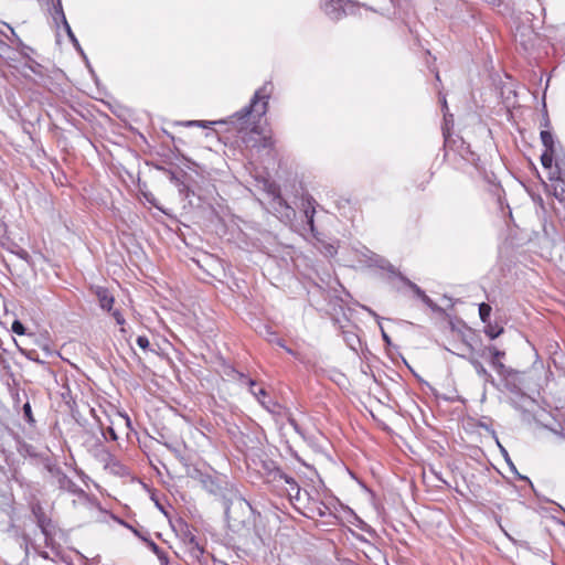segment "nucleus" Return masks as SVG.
<instances>
[{"label": "nucleus", "instance_id": "24", "mask_svg": "<svg viewBox=\"0 0 565 565\" xmlns=\"http://www.w3.org/2000/svg\"><path fill=\"white\" fill-rule=\"evenodd\" d=\"M490 313H491V307L490 305L486 303V302H482L480 306H479V316H480V319L483 323H487L489 322V319H490Z\"/></svg>", "mask_w": 565, "mask_h": 565}, {"label": "nucleus", "instance_id": "5", "mask_svg": "<svg viewBox=\"0 0 565 565\" xmlns=\"http://www.w3.org/2000/svg\"><path fill=\"white\" fill-rule=\"evenodd\" d=\"M445 147L447 151H452L458 154L463 161L469 164L478 167L479 157L471 150L469 143H467L463 138L457 136L455 138L445 136Z\"/></svg>", "mask_w": 565, "mask_h": 565}, {"label": "nucleus", "instance_id": "29", "mask_svg": "<svg viewBox=\"0 0 565 565\" xmlns=\"http://www.w3.org/2000/svg\"><path fill=\"white\" fill-rule=\"evenodd\" d=\"M111 316L115 318L116 322L121 327L120 332L126 333V328L124 327L126 321L120 311L114 310Z\"/></svg>", "mask_w": 565, "mask_h": 565}, {"label": "nucleus", "instance_id": "25", "mask_svg": "<svg viewBox=\"0 0 565 565\" xmlns=\"http://www.w3.org/2000/svg\"><path fill=\"white\" fill-rule=\"evenodd\" d=\"M182 542L184 544V547H188L190 545H194V544L199 543L196 536L189 529H186L183 532Z\"/></svg>", "mask_w": 565, "mask_h": 565}, {"label": "nucleus", "instance_id": "32", "mask_svg": "<svg viewBox=\"0 0 565 565\" xmlns=\"http://www.w3.org/2000/svg\"><path fill=\"white\" fill-rule=\"evenodd\" d=\"M136 342L138 347L141 348L142 350L148 349L150 345L149 339L146 335H139Z\"/></svg>", "mask_w": 565, "mask_h": 565}, {"label": "nucleus", "instance_id": "16", "mask_svg": "<svg viewBox=\"0 0 565 565\" xmlns=\"http://www.w3.org/2000/svg\"><path fill=\"white\" fill-rule=\"evenodd\" d=\"M277 476L280 480H284L287 484L290 486L291 491H296V498L298 499L300 494V487L297 483V481L292 477L288 476L287 473L280 470L277 471Z\"/></svg>", "mask_w": 565, "mask_h": 565}, {"label": "nucleus", "instance_id": "21", "mask_svg": "<svg viewBox=\"0 0 565 565\" xmlns=\"http://www.w3.org/2000/svg\"><path fill=\"white\" fill-rule=\"evenodd\" d=\"M232 373H233V379L237 380L238 382H241L242 384H245L249 387H255L256 385V382L252 379H248L244 373L242 372H238L236 370H232Z\"/></svg>", "mask_w": 565, "mask_h": 565}, {"label": "nucleus", "instance_id": "14", "mask_svg": "<svg viewBox=\"0 0 565 565\" xmlns=\"http://www.w3.org/2000/svg\"><path fill=\"white\" fill-rule=\"evenodd\" d=\"M185 552L188 554L190 562H192V563L198 562V563L202 564V563L206 562L204 559L205 551H204V547L200 544V542L194 545H190V546L185 547Z\"/></svg>", "mask_w": 565, "mask_h": 565}, {"label": "nucleus", "instance_id": "15", "mask_svg": "<svg viewBox=\"0 0 565 565\" xmlns=\"http://www.w3.org/2000/svg\"><path fill=\"white\" fill-rule=\"evenodd\" d=\"M303 213H305V217H306V221H307V225L309 226V230H310V232H311L312 236H313L316 239L320 241V238H319V236H318V235H319V233L316 231V227H315V220H313V217H315V213H316L315 207H313V206H311V205L309 204V205L305 209Z\"/></svg>", "mask_w": 565, "mask_h": 565}, {"label": "nucleus", "instance_id": "20", "mask_svg": "<svg viewBox=\"0 0 565 565\" xmlns=\"http://www.w3.org/2000/svg\"><path fill=\"white\" fill-rule=\"evenodd\" d=\"M143 541L147 542L149 548L159 557V559L167 564L168 563V557L166 556V554L163 553V551L151 540H147L145 537H142Z\"/></svg>", "mask_w": 565, "mask_h": 565}, {"label": "nucleus", "instance_id": "43", "mask_svg": "<svg viewBox=\"0 0 565 565\" xmlns=\"http://www.w3.org/2000/svg\"><path fill=\"white\" fill-rule=\"evenodd\" d=\"M441 103H443V108L447 109V102H446L445 96L443 97Z\"/></svg>", "mask_w": 565, "mask_h": 565}, {"label": "nucleus", "instance_id": "27", "mask_svg": "<svg viewBox=\"0 0 565 565\" xmlns=\"http://www.w3.org/2000/svg\"><path fill=\"white\" fill-rule=\"evenodd\" d=\"M367 311L370 312V315H372L377 321H380V316L374 312L372 309H367ZM379 326H380V329H381V334H382V339L384 340V342L386 344H391V338L388 337V334L385 332L384 328L382 327L381 322H379Z\"/></svg>", "mask_w": 565, "mask_h": 565}, {"label": "nucleus", "instance_id": "34", "mask_svg": "<svg viewBox=\"0 0 565 565\" xmlns=\"http://www.w3.org/2000/svg\"><path fill=\"white\" fill-rule=\"evenodd\" d=\"M260 146L263 148H271L274 146V141L270 137L262 138Z\"/></svg>", "mask_w": 565, "mask_h": 565}, {"label": "nucleus", "instance_id": "10", "mask_svg": "<svg viewBox=\"0 0 565 565\" xmlns=\"http://www.w3.org/2000/svg\"><path fill=\"white\" fill-rule=\"evenodd\" d=\"M54 11H55V14L61 18L63 26L67 33V36L71 40V42L73 43L76 51L79 52L82 55H84V51L66 20V17H65L63 8H62L61 0H57V3L54 4Z\"/></svg>", "mask_w": 565, "mask_h": 565}, {"label": "nucleus", "instance_id": "28", "mask_svg": "<svg viewBox=\"0 0 565 565\" xmlns=\"http://www.w3.org/2000/svg\"><path fill=\"white\" fill-rule=\"evenodd\" d=\"M11 330L15 334L23 335L25 334V327L20 320H14L11 324Z\"/></svg>", "mask_w": 565, "mask_h": 565}, {"label": "nucleus", "instance_id": "13", "mask_svg": "<svg viewBox=\"0 0 565 565\" xmlns=\"http://www.w3.org/2000/svg\"><path fill=\"white\" fill-rule=\"evenodd\" d=\"M96 296L102 309L110 311L114 305V297L110 295L108 289L98 287L96 290Z\"/></svg>", "mask_w": 565, "mask_h": 565}, {"label": "nucleus", "instance_id": "22", "mask_svg": "<svg viewBox=\"0 0 565 565\" xmlns=\"http://www.w3.org/2000/svg\"><path fill=\"white\" fill-rule=\"evenodd\" d=\"M398 277L401 278V280L406 285L408 286L413 291L414 294L420 298L422 296H424L425 291L418 287L416 284H414L413 281H411L408 278H406L405 276L403 275H398Z\"/></svg>", "mask_w": 565, "mask_h": 565}, {"label": "nucleus", "instance_id": "17", "mask_svg": "<svg viewBox=\"0 0 565 565\" xmlns=\"http://www.w3.org/2000/svg\"><path fill=\"white\" fill-rule=\"evenodd\" d=\"M212 473L207 471H203L201 469L194 468L189 472V477L195 481H198L201 486L204 484V481L210 478Z\"/></svg>", "mask_w": 565, "mask_h": 565}, {"label": "nucleus", "instance_id": "46", "mask_svg": "<svg viewBox=\"0 0 565 565\" xmlns=\"http://www.w3.org/2000/svg\"><path fill=\"white\" fill-rule=\"evenodd\" d=\"M41 555H42L44 558H47V557H49V555H47V553H46V552L42 553Z\"/></svg>", "mask_w": 565, "mask_h": 565}, {"label": "nucleus", "instance_id": "41", "mask_svg": "<svg viewBox=\"0 0 565 565\" xmlns=\"http://www.w3.org/2000/svg\"><path fill=\"white\" fill-rule=\"evenodd\" d=\"M434 475L436 476V478H437L438 480H440V481H441V482H444V483H447V482L441 478V476H440L439 473H437V472H435V471H434Z\"/></svg>", "mask_w": 565, "mask_h": 565}, {"label": "nucleus", "instance_id": "33", "mask_svg": "<svg viewBox=\"0 0 565 565\" xmlns=\"http://www.w3.org/2000/svg\"><path fill=\"white\" fill-rule=\"evenodd\" d=\"M106 434H108V435H109V438H110L111 440H114V441H115V440H117V438H118V437H117V434H116V431H115V429H114L113 427H108L106 433H105V431H102V435H103V437H104L105 439L107 438V437H106Z\"/></svg>", "mask_w": 565, "mask_h": 565}, {"label": "nucleus", "instance_id": "35", "mask_svg": "<svg viewBox=\"0 0 565 565\" xmlns=\"http://www.w3.org/2000/svg\"><path fill=\"white\" fill-rule=\"evenodd\" d=\"M288 423L299 435H301V436L303 435L302 430L296 419L289 418Z\"/></svg>", "mask_w": 565, "mask_h": 565}, {"label": "nucleus", "instance_id": "36", "mask_svg": "<svg viewBox=\"0 0 565 565\" xmlns=\"http://www.w3.org/2000/svg\"><path fill=\"white\" fill-rule=\"evenodd\" d=\"M21 259L28 260L30 255L25 249L19 248L17 252H14Z\"/></svg>", "mask_w": 565, "mask_h": 565}, {"label": "nucleus", "instance_id": "40", "mask_svg": "<svg viewBox=\"0 0 565 565\" xmlns=\"http://www.w3.org/2000/svg\"><path fill=\"white\" fill-rule=\"evenodd\" d=\"M327 250L330 255H333L335 253V249L332 245H328Z\"/></svg>", "mask_w": 565, "mask_h": 565}, {"label": "nucleus", "instance_id": "26", "mask_svg": "<svg viewBox=\"0 0 565 565\" xmlns=\"http://www.w3.org/2000/svg\"><path fill=\"white\" fill-rule=\"evenodd\" d=\"M23 409V416H24V419L31 425V426H34L35 424V419L33 417V413H32V408H31V405L30 403H25L22 407Z\"/></svg>", "mask_w": 565, "mask_h": 565}, {"label": "nucleus", "instance_id": "9", "mask_svg": "<svg viewBox=\"0 0 565 565\" xmlns=\"http://www.w3.org/2000/svg\"><path fill=\"white\" fill-rule=\"evenodd\" d=\"M95 457L109 468L111 471L118 473L121 469L120 462L102 445L99 439L96 440Z\"/></svg>", "mask_w": 565, "mask_h": 565}, {"label": "nucleus", "instance_id": "12", "mask_svg": "<svg viewBox=\"0 0 565 565\" xmlns=\"http://www.w3.org/2000/svg\"><path fill=\"white\" fill-rule=\"evenodd\" d=\"M467 360L472 365V367L475 369L478 376L483 380L484 385L489 383L493 387H495V388L498 387V384H497L494 377L486 370V367L482 365V363L479 360L475 359L473 356H469V358H467Z\"/></svg>", "mask_w": 565, "mask_h": 565}, {"label": "nucleus", "instance_id": "2", "mask_svg": "<svg viewBox=\"0 0 565 565\" xmlns=\"http://www.w3.org/2000/svg\"><path fill=\"white\" fill-rule=\"evenodd\" d=\"M45 470L50 475V482L57 487L61 491H66L73 495L78 497L85 501L88 500V494L78 487L63 470L60 466L52 462L44 465Z\"/></svg>", "mask_w": 565, "mask_h": 565}, {"label": "nucleus", "instance_id": "44", "mask_svg": "<svg viewBox=\"0 0 565 565\" xmlns=\"http://www.w3.org/2000/svg\"><path fill=\"white\" fill-rule=\"evenodd\" d=\"M318 514H319L320 516H324V515H326V511L319 508V509H318Z\"/></svg>", "mask_w": 565, "mask_h": 565}, {"label": "nucleus", "instance_id": "1", "mask_svg": "<svg viewBox=\"0 0 565 565\" xmlns=\"http://www.w3.org/2000/svg\"><path fill=\"white\" fill-rule=\"evenodd\" d=\"M271 93L273 84L270 82H267L255 92L248 105L244 106L241 110L230 116L226 120L213 122L192 120L188 121L186 125L205 128L210 124H230L238 132L248 129L254 132H257V122L268 110V102Z\"/></svg>", "mask_w": 565, "mask_h": 565}, {"label": "nucleus", "instance_id": "4", "mask_svg": "<svg viewBox=\"0 0 565 565\" xmlns=\"http://www.w3.org/2000/svg\"><path fill=\"white\" fill-rule=\"evenodd\" d=\"M321 7L331 20L338 21L345 15L356 14L361 4L351 0H326Z\"/></svg>", "mask_w": 565, "mask_h": 565}, {"label": "nucleus", "instance_id": "45", "mask_svg": "<svg viewBox=\"0 0 565 565\" xmlns=\"http://www.w3.org/2000/svg\"><path fill=\"white\" fill-rule=\"evenodd\" d=\"M4 359L2 358V355L0 354V365H3L4 364Z\"/></svg>", "mask_w": 565, "mask_h": 565}, {"label": "nucleus", "instance_id": "19", "mask_svg": "<svg viewBox=\"0 0 565 565\" xmlns=\"http://www.w3.org/2000/svg\"><path fill=\"white\" fill-rule=\"evenodd\" d=\"M541 140L543 146L545 147V150H554V138L551 131L548 130H542L541 131Z\"/></svg>", "mask_w": 565, "mask_h": 565}, {"label": "nucleus", "instance_id": "11", "mask_svg": "<svg viewBox=\"0 0 565 565\" xmlns=\"http://www.w3.org/2000/svg\"><path fill=\"white\" fill-rule=\"evenodd\" d=\"M488 351L491 354V365L499 373V375L507 377L512 373V370L508 369L500 359L504 356V352L498 350L495 347H489Z\"/></svg>", "mask_w": 565, "mask_h": 565}, {"label": "nucleus", "instance_id": "38", "mask_svg": "<svg viewBox=\"0 0 565 565\" xmlns=\"http://www.w3.org/2000/svg\"><path fill=\"white\" fill-rule=\"evenodd\" d=\"M276 343H277L279 347L284 348L288 353H292V351H291L290 349H288V348H286V347H285V343H284V341H282L281 339H276Z\"/></svg>", "mask_w": 565, "mask_h": 565}, {"label": "nucleus", "instance_id": "23", "mask_svg": "<svg viewBox=\"0 0 565 565\" xmlns=\"http://www.w3.org/2000/svg\"><path fill=\"white\" fill-rule=\"evenodd\" d=\"M555 150H545L541 156V163L544 168H552Z\"/></svg>", "mask_w": 565, "mask_h": 565}, {"label": "nucleus", "instance_id": "8", "mask_svg": "<svg viewBox=\"0 0 565 565\" xmlns=\"http://www.w3.org/2000/svg\"><path fill=\"white\" fill-rule=\"evenodd\" d=\"M95 457L109 468L111 471L118 473L121 469L120 462L102 445L99 439L96 440Z\"/></svg>", "mask_w": 565, "mask_h": 565}, {"label": "nucleus", "instance_id": "7", "mask_svg": "<svg viewBox=\"0 0 565 565\" xmlns=\"http://www.w3.org/2000/svg\"><path fill=\"white\" fill-rule=\"evenodd\" d=\"M271 207L284 223H290L296 216V211L281 198L279 192H273Z\"/></svg>", "mask_w": 565, "mask_h": 565}, {"label": "nucleus", "instance_id": "37", "mask_svg": "<svg viewBox=\"0 0 565 565\" xmlns=\"http://www.w3.org/2000/svg\"><path fill=\"white\" fill-rule=\"evenodd\" d=\"M7 233V225L6 223L0 218V239L6 236Z\"/></svg>", "mask_w": 565, "mask_h": 565}, {"label": "nucleus", "instance_id": "31", "mask_svg": "<svg viewBox=\"0 0 565 565\" xmlns=\"http://www.w3.org/2000/svg\"><path fill=\"white\" fill-rule=\"evenodd\" d=\"M250 394H253L262 404L264 403L260 397H265L267 395V392L265 388L254 390V387L248 388Z\"/></svg>", "mask_w": 565, "mask_h": 565}, {"label": "nucleus", "instance_id": "30", "mask_svg": "<svg viewBox=\"0 0 565 565\" xmlns=\"http://www.w3.org/2000/svg\"><path fill=\"white\" fill-rule=\"evenodd\" d=\"M420 300L427 306L429 307L433 311H440V308L437 306V303H435L431 298H429L426 294H424V296L420 297Z\"/></svg>", "mask_w": 565, "mask_h": 565}, {"label": "nucleus", "instance_id": "3", "mask_svg": "<svg viewBox=\"0 0 565 565\" xmlns=\"http://www.w3.org/2000/svg\"><path fill=\"white\" fill-rule=\"evenodd\" d=\"M202 488L228 509L232 502L233 487L224 476L212 473L210 478L204 481Z\"/></svg>", "mask_w": 565, "mask_h": 565}, {"label": "nucleus", "instance_id": "6", "mask_svg": "<svg viewBox=\"0 0 565 565\" xmlns=\"http://www.w3.org/2000/svg\"><path fill=\"white\" fill-rule=\"evenodd\" d=\"M31 511L38 526L40 527L42 534L45 536L46 545H50V542L53 540L54 530V525L51 518L46 515L44 508L41 505L40 502L33 503L31 505Z\"/></svg>", "mask_w": 565, "mask_h": 565}, {"label": "nucleus", "instance_id": "39", "mask_svg": "<svg viewBox=\"0 0 565 565\" xmlns=\"http://www.w3.org/2000/svg\"><path fill=\"white\" fill-rule=\"evenodd\" d=\"M487 3L491 6H500L502 0H484Z\"/></svg>", "mask_w": 565, "mask_h": 565}, {"label": "nucleus", "instance_id": "18", "mask_svg": "<svg viewBox=\"0 0 565 565\" xmlns=\"http://www.w3.org/2000/svg\"><path fill=\"white\" fill-rule=\"evenodd\" d=\"M503 332V328L498 326V324H492L489 322L486 323V327H484V333L490 338V339H495L498 338L501 333Z\"/></svg>", "mask_w": 565, "mask_h": 565}, {"label": "nucleus", "instance_id": "42", "mask_svg": "<svg viewBox=\"0 0 565 565\" xmlns=\"http://www.w3.org/2000/svg\"><path fill=\"white\" fill-rule=\"evenodd\" d=\"M555 167L561 170V160L559 159H555Z\"/></svg>", "mask_w": 565, "mask_h": 565}]
</instances>
